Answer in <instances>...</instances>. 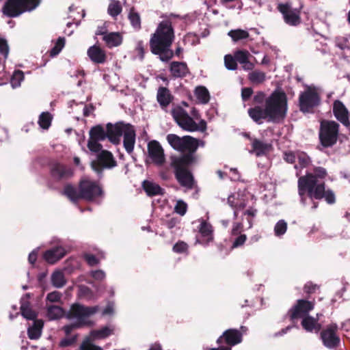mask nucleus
Returning <instances> with one entry per match:
<instances>
[{"label": "nucleus", "mask_w": 350, "mask_h": 350, "mask_svg": "<svg viewBox=\"0 0 350 350\" xmlns=\"http://www.w3.org/2000/svg\"><path fill=\"white\" fill-rule=\"evenodd\" d=\"M254 106L249 108L247 113L256 124L267 122L280 123L286 117L288 98L282 90H274L269 96L264 92L259 91L253 97Z\"/></svg>", "instance_id": "f257e3e1"}, {"label": "nucleus", "mask_w": 350, "mask_h": 350, "mask_svg": "<svg viewBox=\"0 0 350 350\" xmlns=\"http://www.w3.org/2000/svg\"><path fill=\"white\" fill-rule=\"evenodd\" d=\"M327 176V170L323 167H315L313 172H307L306 175L300 176L297 181L298 193L301 201L305 203L306 197L312 201L313 209L318 207L319 203L314 202L324 199L328 204L336 202V196L331 189H326L325 182H320L319 179H324Z\"/></svg>", "instance_id": "f03ea898"}, {"label": "nucleus", "mask_w": 350, "mask_h": 350, "mask_svg": "<svg viewBox=\"0 0 350 350\" xmlns=\"http://www.w3.org/2000/svg\"><path fill=\"white\" fill-rule=\"evenodd\" d=\"M124 135V146L129 153L131 152V126L129 124H124L122 122L115 124L108 123L107 124V133L100 126H96L90 131V139L103 141L106 137L113 144H118L122 135Z\"/></svg>", "instance_id": "7ed1b4c3"}, {"label": "nucleus", "mask_w": 350, "mask_h": 350, "mask_svg": "<svg viewBox=\"0 0 350 350\" xmlns=\"http://www.w3.org/2000/svg\"><path fill=\"white\" fill-rule=\"evenodd\" d=\"M174 29L168 21H162L150 40V47L153 54L159 55L161 61L167 62L174 55L170 49L174 40Z\"/></svg>", "instance_id": "20e7f679"}, {"label": "nucleus", "mask_w": 350, "mask_h": 350, "mask_svg": "<svg viewBox=\"0 0 350 350\" xmlns=\"http://www.w3.org/2000/svg\"><path fill=\"white\" fill-rule=\"evenodd\" d=\"M64 194L73 202L80 199L86 201H94L103 195L100 186L94 181L88 178L81 180L79 188L68 185L64 188Z\"/></svg>", "instance_id": "39448f33"}, {"label": "nucleus", "mask_w": 350, "mask_h": 350, "mask_svg": "<svg viewBox=\"0 0 350 350\" xmlns=\"http://www.w3.org/2000/svg\"><path fill=\"white\" fill-rule=\"evenodd\" d=\"M98 310L99 307L96 306L86 307L78 304H73L66 317L70 320H74L75 322L63 327L65 334L68 336L75 329L90 325L92 322L88 320V318L96 314Z\"/></svg>", "instance_id": "423d86ee"}, {"label": "nucleus", "mask_w": 350, "mask_h": 350, "mask_svg": "<svg viewBox=\"0 0 350 350\" xmlns=\"http://www.w3.org/2000/svg\"><path fill=\"white\" fill-rule=\"evenodd\" d=\"M339 124L333 120H323L321 122L319 140L325 148L332 147L338 140Z\"/></svg>", "instance_id": "0eeeda50"}, {"label": "nucleus", "mask_w": 350, "mask_h": 350, "mask_svg": "<svg viewBox=\"0 0 350 350\" xmlns=\"http://www.w3.org/2000/svg\"><path fill=\"white\" fill-rule=\"evenodd\" d=\"M299 109L306 113H312L321 103V96L315 87L308 86L299 95Z\"/></svg>", "instance_id": "6e6552de"}, {"label": "nucleus", "mask_w": 350, "mask_h": 350, "mask_svg": "<svg viewBox=\"0 0 350 350\" xmlns=\"http://www.w3.org/2000/svg\"><path fill=\"white\" fill-rule=\"evenodd\" d=\"M302 8L303 5H301L299 8H293L291 3L289 2L280 3L277 5V10L282 14L284 23L293 27H297L301 23V12Z\"/></svg>", "instance_id": "1a4fd4ad"}, {"label": "nucleus", "mask_w": 350, "mask_h": 350, "mask_svg": "<svg viewBox=\"0 0 350 350\" xmlns=\"http://www.w3.org/2000/svg\"><path fill=\"white\" fill-rule=\"evenodd\" d=\"M167 140L174 149L181 152H196L198 147V139L189 135L180 137L176 134H169L167 135Z\"/></svg>", "instance_id": "9d476101"}, {"label": "nucleus", "mask_w": 350, "mask_h": 350, "mask_svg": "<svg viewBox=\"0 0 350 350\" xmlns=\"http://www.w3.org/2000/svg\"><path fill=\"white\" fill-rule=\"evenodd\" d=\"M176 123L184 130L193 132L197 131V123L181 107H176L171 111Z\"/></svg>", "instance_id": "9b49d317"}, {"label": "nucleus", "mask_w": 350, "mask_h": 350, "mask_svg": "<svg viewBox=\"0 0 350 350\" xmlns=\"http://www.w3.org/2000/svg\"><path fill=\"white\" fill-rule=\"evenodd\" d=\"M338 325L336 323L327 325L320 333V338L325 347L334 349L340 343V338L337 334Z\"/></svg>", "instance_id": "f8f14e48"}, {"label": "nucleus", "mask_w": 350, "mask_h": 350, "mask_svg": "<svg viewBox=\"0 0 350 350\" xmlns=\"http://www.w3.org/2000/svg\"><path fill=\"white\" fill-rule=\"evenodd\" d=\"M148 157L151 162L157 166H162L165 163L164 150L160 143L152 140L148 144Z\"/></svg>", "instance_id": "ddd939ff"}, {"label": "nucleus", "mask_w": 350, "mask_h": 350, "mask_svg": "<svg viewBox=\"0 0 350 350\" xmlns=\"http://www.w3.org/2000/svg\"><path fill=\"white\" fill-rule=\"evenodd\" d=\"M314 303L306 299H299L297 304L288 311L290 319L294 321L308 315L314 308Z\"/></svg>", "instance_id": "4468645a"}, {"label": "nucleus", "mask_w": 350, "mask_h": 350, "mask_svg": "<svg viewBox=\"0 0 350 350\" xmlns=\"http://www.w3.org/2000/svg\"><path fill=\"white\" fill-rule=\"evenodd\" d=\"M243 340V333L237 329H228L224 331L221 336L217 340L218 345L225 343L226 347L237 345L241 343Z\"/></svg>", "instance_id": "2eb2a0df"}, {"label": "nucleus", "mask_w": 350, "mask_h": 350, "mask_svg": "<svg viewBox=\"0 0 350 350\" xmlns=\"http://www.w3.org/2000/svg\"><path fill=\"white\" fill-rule=\"evenodd\" d=\"M91 165L93 170L99 172L100 167L110 168L116 165V162L110 152L102 150L98 154V160L92 161Z\"/></svg>", "instance_id": "dca6fc26"}, {"label": "nucleus", "mask_w": 350, "mask_h": 350, "mask_svg": "<svg viewBox=\"0 0 350 350\" xmlns=\"http://www.w3.org/2000/svg\"><path fill=\"white\" fill-rule=\"evenodd\" d=\"M333 113L338 121L345 127L350 126L349 112L345 105L340 100L333 103Z\"/></svg>", "instance_id": "f3484780"}, {"label": "nucleus", "mask_w": 350, "mask_h": 350, "mask_svg": "<svg viewBox=\"0 0 350 350\" xmlns=\"http://www.w3.org/2000/svg\"><path fill=\"white\" fill-rule=\"evenodd\" d=\"M174 176L179 185L188 190L193 189L194 177L189 169L174 170Z\"/></svg>", "instance_id": "a211bd4d"}, {"label": "nucleus", "mask_w": 350, "mask_h": 350, "mask_svg": "<svg viewBox=\"0 0 350 350\" xmlns=\"http://www.w3.org/2000/svg\"><path fill=\"white\" fill-rule=\"evenodd\" d=\"M21 0H8L3 8V12L9 17H17L25 12Z\"/></svg>", "instance_id": "6ab92c4d"}, {"label": "nucleus", "mask_w": 350, "mask_h": 350, "mask_svg": "<svg viewBox=\"0 0 350 350\" xmlns=\"http://www.w3.org/2000/svg\"><path fill=\"white\" fill-rule=\"evenodd\" d=\"M199 232L201 235L202 240L198 241L200 243L208 245L214 239L213 227L206 220L202 219L198 227Z\"/></svg>", "instance_id": "aec40b11"}, {"label": "nucleus", "mask_w": 350, "mask_h": 350, "mask_svg": "<svg viewBox=\"0 0 350 350\" xmlns=\"http://www.w3.org/2000/svg\"><path fill=\"white\" fill-rule=\"evenodd\" d=\"M187 151L188 153L175 159L172 161V165L174 170L188 169V167L195 161L194 153L196 152Z\"/></svg>", "instance_id": "412c9836"}, {"label": "nucleus", "mask_w": 350, "mask_h": 350, "mask_svg": "<svg viewBox=\"0 0 350 350\" xmlns=\"http://www.w3.org/2000/svg\"><path fill=\"white\" fill-rule=\"evenodd\" d=\"M272 149V145L271 144L265 143L262 141L254 138L252 142V150L251 153H254L257 157L266 155Z\"/></svg>", "instance_id": "4be33fe9"}, {"label": "nucleus", "mask_w": 350, "mask_h": 350, "mask_svg": "<svg viewBox=\"0 0 350 350\" xmlns=\"http://www.w3.org/2000/svg\"><path fill=\"white\" fill-rule=\"evenodd\" d=\"M173 98V96L167 88H159L157 90V100L162 109H165L172 101Z\"/></svg>", "instance_id": "5701e85b"}, {"label": "nucleus", "mask_w": 350, "mask_h": 350, "mask_svg": "<svg viewBox=\"0 0 350 350\" xmlns=\"http://www.w3.org/2000/svg\"><path fill=\"white\" fill-rule=\"evenodd\" d=\"M66 252L64 248L58 246L47 250L44 254V258L49 263L53 264L62 258L65 255Z\"/></svg>", "instance_id": "b1692460"}, {"label": "nucleus", "mask_w": 350, "mask_h": 350, "mask_svg": "<svg viewBox=\"0 0 350 350\" xmlns=\"http://www.w3.org/2000/svg\"><path fill=\"white\" fill-rule=\"evenodd\" d=\"M51 174L56 179L67 178L72 175L70 168L60 163H55L51 168Z\"/></svg>", "instance_id": "393cba45"}, {"label": "nucleus", "mask_w": 350, "mask_h": 350, "mask_svg": "<svg viewBox=\"0 0 350 350\" xmlns=\"http://www.w3.org/2000/svg\"><path fill=\"white\" fill-rule=\"evenodd\" d=\"M88 55L93 62L96 64H103L106 59L105 51L95 45L89 48Z\"/></svg>", "instance_id": "a878e982"}, {"label": "nucleus", "mask_w": 350, "mask_h": 350, "mask_svg": "<svg viewBox=\"0 0 350 350\" xmlns=\"http://www.w3.org/2000/svg\"><path fill=\"white\" fill-rule=\"evenodd\" d=\"M301 326L303 328L309 332H319L321 329V325L318 323V319L307 315L301 321Z\"/></svg>", "instance_id": "bb28decb"}, {"label": "nucleus", "mask_w": 350, "mask_h": 350, "mask_svg": "<svg viewBox=\"0 0 350 350\" xmlns=\"http://www.w3.org/2000/svg\"><path fill=\"white\" fill-rule=\"evenodd\" d=\"M170 72L174 77L182 78L187 75L189 69L185 62H173L170 64Z\"/></svg>", "instance_id": "cd10ccee"}, {"label": "nucleus", "mask_w": 350, "mask_h": 350, "mask_svg": "<svg viewBox=\"0 0 350 350\" xmlns=\"http://www.w3.org/2000/svg\"><path fill=\"white\" fill-rule=\"evenodd\" d=\"M142 187L148 196L163 195L165 193L164 189L159 185L147 180L143 181Z\"/></svg>", "instance_id": "c85d7f7f"}, {"label": "nucleus", "mask_w": 350, "mask_h": 350, "mask_svg": "<svg viewBox=\"0 0 350 350\" xmlns=\"http://www.w3.org/2000/svg\"><path fill=\"white\" fill-rule=\"evenodd\" d=\"M228 204L232 208L237 209H244L247 205L244 196L239 193L230 195L228 198Z\"/></svg>", "instance_id": "c756f323"}, {"label": "nucleus", "mask_w": 350, "mask_h": 350, "mask_svg": "<svg viewBox=\"0 0 350 350\" xmlns=\"http://www.w3.org/2000/svg\"><path fill=\"white\" fill-rule=\"evenodd\" d=\"M114 327L111 325L105 326L100 329L93 330L88 336L93 340L105 338L113 334Z\"/></svg>", "instance_id": "7c9ffc66"}, {"label": "nucleus", "mask_w": 350, "mask_h": 350, "mask_svg": "<svg viewBox=\"0 0 350 350\" xmlns=\"http://www.w3.org/2000/svg\"><path fill=\"white\" fill-rule=\"evenodd\" d=\"M43 327L42 320H35L33 325L28 329V336L31 339H37L41 335V330Z\"/></svg>", "instance_id": "2f4dec72"}, {"label": "nucleus", "mask_w": 350, "mask_h": 350, "mask_svg": "<svg viewBox=\"0 0 350 350\" xmlns=\"http://www.w3.org/2000/svg\"><path fill=\"white\" fill-rule=\"evenodd\" d=\"M103 40L109 47L117 46L122 42L120 35L117 33H107L103 36Z\"/></svg>", "instance_id": "473e14b6"}, {"label": "nucleus", "mask_w": 350, "mask_h": 350, "mask_svg": "<svg viewBox=\"0 0 350 350\" xmlns=\"http://www.w3.org/2000/svg\"><path fill=\"white\" fill-rule=\"evenodd\" d=\"M248 79L253 84H261L266 80V74L262 71L255 70L249 73Z\"/></svg>", "instance_id": "72a5a7b5"}, {"label": "nucleus", "mask_w": 350, "mask_h": 350, "mask_svg": "<svg viewBox=\"0 0 350 350\" xmlns=\"http://www.w3.org/2000/svg\"><path fill=\"white\" fill-rule=\"evenodd\" d=\"M52 284L56 288H62L66 284L64 274L61 271H55L51 275Z\"/></svg>", "instance_id": "f704fd0d"}, {"label": "nucleus", "mask_w": 350, "mask_h": 350, "mask_svg": "<svg viewBox=\"0 0 350 350\" xmlns=\"http://www.w3.org/2000/svg\"><path fill=\"white\" fill-rule=\"evenodd\" d=\"M195 94L200 103L206 104L210 100V94L206 88L204 86H198L196 88Z\"/></svg>", "instance_id": "c9c22d12"}, {"label": "nucleus", "mask_w": 350, "mask_h": 350, "mask_svg": "<svg viewBox=\"0 0 350 350\" xmlns=\"http://www.w3.org/2000/svg\"><path fill=\"white\" fill-rule=\"evenodd\" d=\"M228 35L234 42H237L241 40L247 39L250 36V34L247 31L243 30L241 29L230 30L228 32Z\"/></svg>", "instance_id": "e433bc0d"}, {"label": "nucleus", "mask_w": 350, "mask_h": 350, "mask_svg": "<svg viewBox=\"0 0 350 350\" xmlns=\"http://www.w3.org/2000/svg\"><path fill=\"white\" fill-rule=\"evenodd\" d=\"M64 315V311L59 306H50L47 308V317L51 320L58 319Z\"/></svg>", "instance_id": "4c0bfd02"}, {"label": "nucleus", "mask_w": 350, "mask_h": 350, "mask_svg": "<svg viewBox=\"0 0 350 350\" xmlns=\"http://www.w3.org/2000/svg\"><path fill=\"white\" fill-rule=\"evenodd\" d=\"M122 11V7L120 3L118 1L111 0L107 8L108 14L112 16H117Z\"/></svg>", "instance_id": "58836bf2"}, {"label": "nucleus", "mask_w": 350, "mask_h": 350, "mask_svg": "<svg viewBox=\"0 0 350 350\" xmlns=\"http://www.w3.org/2000/svg\"><path fill=\"white\" fill-rule=\"evenodd\" d=\"M24 80V74L21 70L14 72L10 79V83L12 88H16L21 86V82Z\"/></svg>", "instance_id": "ea45409f"}, {"label": "nucleus", "mask_w": 350, "mask_h": 350, "mask_svg": "<svg viewBox=\"0 0 350 350\" xmlns=\"http://www.w3.org/2000/svg\"><path fill=\"white\" fill-rule=\"evenodd\" d=\"M52 116L49 112H42L38 120L40 126L44 129H47L51 126Z\"/></svg>", "instance_id": "a19ab883"}, {"label": "nucleus", "mask_w": 350, "mask_h": 350, "mask_svg": "<svg viewBox=\"0 0 350 350\" xmlns=\"http://www.w3.org/2000/svg\"><path fill=\"white\" fill-rule=\"evenodd\" d=\"M297 159L301 168L308 167L311 163L310 157L306 152L302 151H297Z\"/></svg>", "instance_id": "79ce46f5"}, {"label": "nucleus", "mask_w": 350, "mask_h": 350, "mask_svg": "<svg viewBox=\"0 0 350 350\" xmlns=\"http://www.w3.org/2000/svg\"><path fill=\"white\" fill-rule=\"evenodd\" d=\"M287 223L284 219L279 220L274 226V234L276 237H280L287 230Z\"/></svg>", "instance_id": "37998d69"}, {"label": "nucleus", "mask_w": 350, "mask_h": 350, "mask_svg": "<svg viewBox=\"0 0 350 350\" xmlns=\"http://www.w3.org/2000/svg\"><path fill=\"white\" fill-rule=\"evenodd\" d=\"M93 340L86 337L79 347V350H103V349L98 346L93 344Z\"/></svg>", "instance_id": "c03bdc74"}, {"label": "nucleus", "mask_w": 350, "mask_h": 350, "mask_svg": "<svg viewBox=\"0 0 350 350\" xmlns=\"http://www.w3.org/2000/svg\"><path fill=\"white\" fill-rule=\"evenodd\" d=\"M21 314L23 317L29 320H34L36 318V314L28 306V304H23L21 306Z\"/></svg>", "instance_id": "a18cd8bd"}, {"label": "nucleus", "mask_w": 350, "mask_h": 350, "mask_svg": "<svg viewBox=\"0 0 350 350\" xmlns=\"http://www.w3.org/2000/svg\"><path fill=\"white\" fill-rule=\"evenodd\" d=\"M237 62L242 64L247 63V59L250 57V53L247 50H237L234 53Z\"/></svg>", "instance_id": "49530a36"}, {"label": "nucleus", "mask_w": 350, "mask_h": 350, "mask_svg": "<svg viewBox=\"0 0 350 350\" xmlns=\"http://www.w3.org/2000/svg\"><path fill=\"white\" fill-rule=\"evenodd\" d=\"M23 8L25 12H31L36 9L40 4L42 0H21Z\"/></svg>", "instance_id": "de8ad7c7"}, {"label": "nucleus", "mask_w": 350, "mask_h": 350, "mask_svg": "<svg viewBox=\"0 0 350 350\" xmlns=\"http://www.w3.org/2000/svg\"><path fill=\"white\" fill-rule=\"evenodd\" d=\"M224 64L228 70H234L237 68V62L234 55H226L224 56Z\"/></svg>", "instance_id": "09e8293b"}, {"label": "nucleus", "mask_w": 350, "mask_h": 350, "mask_svg": "<svg viewBox=\"0 0 350 350\" xmlns=\"http://www.w3.org/2000/svg\"><path fill=\"white\" fill-rule=\"evenodd\" d=\"M257 212V209L254 207H250L244 211L243 215L247 216L246 219L249 224L248 228H251L253 226V219L256 216Z\"/></svg>", "instance_id": "8fccbe9b"}, {"label": "nucleus", "mask_w": 350, "mask_h": 350, "mask_svg": "<svg viewBox=\"0 0 350 350\" xmlns=\"http://www.w3.org/2000/svg\"><path fill=\"white\" fill-rule=\"evenodd\" d=\"M65 44V39L64 38H59L57 40L55 45L53 47V49L50 51V55L51 57H54L58 55L62 49L64 48Z\"/></svg>", "instance_id": "3c124183"}, {"label": "nucleus", "mask_w": 350, "mask_h": 350, "mask_svg": "<svg viewBox=\"0 0 350 350\" xmlns=\"http://www.w3.org/2000/svg\"><path fill=\"white\" fill-rule=\"evenodd\" d=\"M247 235L245 234H239L236 236V238L234 239L231 249L238 248L242 247L247 241Z\"/></svg>", "instance_id": "603ef678"}, {"label": "nucleus", "mask_w": 350, "mask_h": 350, "mask_svg": "<svg viewBox=\"0 0 350 350\" xmlns=\"http://www.w3.org/2000/svg\"><path fill=\"white\" fill-rule=\"evenodd\" d=\"M99 142L100 141L89 138L88 143L89 150L92 152L99 154L103 150L102 146L99 144Z\"/></svg>", "instance_id": "864d4df0"}, {"label": "nucleus", "mask_w": 350, "mask_h": 350, "mask_svg": "<svg viewBox=\"0 0 350 350\" xmlns=\"http://www.w3.org/2000/svg\"><path fill=\"white\" fill-rule=\"evenodd\" d=\"M189 246L187 243L183 241H178L174 246L173 251L177 254L185 253L188 251Z\"/></svg>", "instance_id": "5fc2aeb1"}, {"label": "nucleus", "mask_w": 350, "mask_h": 350, "mask_svg": "<svg viewBox=\"0 0 350 350\" xmlns=\"http://www.w3.org/2000/svg\"><path fill=\"white\" fill-rule=\"evenodd\" d=\"M319 289V286L312 283V282H308L305 284L304 286V291L305 293H306L308 297L316 293L317 290Z\"/></svg>", "instance_id": "6e6d98bb"}, {"label": "nucleus", "mask_w": 350, "mask_h": 350, "mask_svg": "<svg viewBox=\"0 0 350 350\" xmlns=\"http://www.w3.org/2000/svg\"><path fill=\"white\" fill-rule=\"evenodd\" d=\"M77 341V335L70 337H66L61 340L59 342V347L66 348L74 345Z\"/></svg>", "instance_id": "4d7b16f0"}, {"label": "nucleus", "mask_w": 350, "mask_h": 350, "mask_svg": "<svg viewBox=\"0 0 350 350\" xmlns=\"http://www.w3.org/2000/svg\"><path fill=\"white\" fill-rule=\"evenodd\" d=\"M175 211L181 216H183L187 210V204L183 200H178L175 206Z\"/></svg>", "instance_id": "13d9d810"}, {"label": "nucleus", "mask_w": 350, "mask_h": 350, "mask_svg": "<svg viewBox=\"0 0 350 350\" xmlns=\"http://www.w3.org/2000/svg\"><path fill=\"white\" fill-rule=\"evenodd\" d=\"M9 53V46L7 41L0 38V55H1L4 59H6Z\"/></svg>", "instance_id": "bf43d9fd"}, {"label": "nucleus", "mask_w": 350, "mask_h": 350, "mask_svg": "<svg viewBox=\"0 0 350 350\" xmlns=\"http://www.w3.org/2000/svg\"><path fill=\"white\" fill-rule=\"evenodd\" d=\"M284 160L291 164H293L295 162L297 159V152L293 151H286L284 152Z\"/></svg>", "instance_id": "052dcab7"}, {"label": "nucleus", "mask_w": 350, "mask_h": 350, "mask_svg": "<svg viewBox=\"0 0 350 350\" xmlns=\"http://www.w3.org/2000/svg\"><path fill=\"white\" fill-rule=\"evenodd\" d=\"M133 10H134L133 8ZM133 29L135 31L141 29L140 16L137 12H135L134 10H133Z\"/></svg>", "instance_id": "680f3d73"}, {"label": "nucleus", "mask_w": 350, "mask_h": 350, "mask_svg": "<svg viewBox=\"0 0 350 350\" xmlns=\"http://www.w3.org/2000/svg\"><path fill=\"white\" fill-rule=\"evenodd\" d=\"M243 230V224L242 222H234L231 230V235L237 236L241 234Z\"/></svg>", "instance_id": "e2e57ef3"}, {"label": "nucleus", "mask_w": 350, "mask_h": 350, "mask_svg": "<svg viewBox=\"0 0 350 350\" xmlns=\"http://www.w3.org/2000/svg\"><path fill=\"white\" fill-rule=\"evenodd\" d=\"M115 312L114 304L113 303H109L106 307L103 309L102 312V315L104 317L106 316H112Z\"/></svg>", "instance_id": "0e129e2a"}, {"label": "nucleus", "mask_w": 350, "mask_h": 350, "mask_svg": "<svg viewBox=\"0 0 350 350\" xmlns=\"http://www.w3.org/2000/svg\"><path fill=\"white\" fill-rule=\"evenodd\" d=\"M253 94L252 88H243L241 90V98L243 101H247L250 99Z\"/></svg>", "instance_id": "69168bd1"}, {"label": "nucleus", "mask_w": 350, "mask_h": 350, "mask_svg": "<svg viewBox=\"0 0 350 350\" xmlns=\"http://www.w3.org/2000/svg\"><path fill=\"white\" fill-rule=\"evenodd\" d=\"M46 299L51 302H58L61 299V294L57 291H53L47 295Z\"/></svg>", "instance_id": "338daca9"}, {"label": "nucleus", "mask_w": 350, "mask_h": 350, "mask_svg": "<svg viewBox=\"0 0 350 350\" xmlns=\"http://www.w3.org/2000/svg\"><path fill=\"white\" fill-rule=\"evenodd\" d=\"M90 274L96 280H103L105 278V273L102 270L92 271Z\"/></svg>", "instance_id": "774afa93"}]
</instances>
